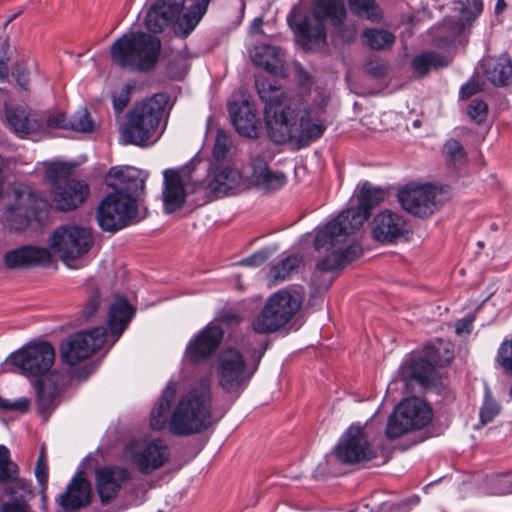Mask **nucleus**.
Masks as SVG:
<instances>
[{"mask_svg":"<svg viewBox=\"0 0 512 512\" xmlns=\"http://www.w3.org/2000/svg\"><path fill=\"white\" fill-rule=\"evenodd\" d=\"M481 90H482V84L475 80H471L461 86L460 96L463 99H467V98H470L471 96H473L474 94L478 93Z\"/></svg>","mask_w":512,"mask_h":512,"instance_id":"nucleus-60","label":"nucleus"},{"mask_svg":"<svg viewBox=\"0 0 512 512\" xmlns=\"http://www.w3.org/2000/svg\"><path fill=\"white\" fill-rule=\"evenodd\" d=\"M129 478L130 473L124 467L105 466L97 469L95 484L101 503L109 504L114 500Z\"/></svg>","mask_w":512,"mask_h":512,"instance_id":"nucleus-23","label":"nucleus"},{"mask_svg":"<svg viewBox=\"0 0 512 512\" xmlns=\"http://www.w3.org/2000/svg\"><path fill=\"white\" fill-rule=\"evenodd\" d=\"M29 399L22 397L16 400H9L0 396V409L4 411L26 412L29 408Z\"/></svg>","mask_w":512,"mask_h":512,"instance_id":"nucleus-52","label":"nucleus"},{"mask_svg":"<svg viewBox=\"0 0 512 512\" xmlns=\"http://www.w3.org/2000/svg\"><path fill=\"white\" fill-rule=\"evenodd\" d=\"M366 70L370 75L382 78L387 73V65L382 59L371 57L366 61Z\"/></svg>","mask_w":512,"mask_h":512,"instance_id":"nucleus-54","label":"nucleus"},{"mask_svg":"<svg viewBox=\"0 0 512 512\" xmlns=\"http://www.w3.org/2000/svg\"><path fill=\"white\" fill-rule=\"evenodd\" d=\"M408 233V223L397 212L384 210L373 220L372 236L378 242L392 243Z\"/></svg>","mask_w":512,"mask_h":512,"instance_id":"nucleus-24","label":"nucleus"},{"mask_svg":"<svg viewBox=\"0 0 512 512\" xmlns=\"http://www.w3.org/2000/svg\"><path fill=\"white\" fill-rule=\"evenodd\" d=\"M488 493L493 496L512 494V472L495 475L487 484Z\"/></svg>","mask_w":512,"mask_h":512,"instance_id":"nucleus-42","label":"nucleus"},{"mask_svg":"<svg viewBox=\"0 0 512 512\" xmlns=\"http://www.w3.org/2000/svg\"><path fill=\"white\" fill-rule=\"evenodd\" d=\"M94 129L93 121L86 109L76 111L68 120V130L76 132H92Z\"/></svg>","mask_w":512,"mask_h":512,"instance_id":"nucleus-44","label":"nucleus"},{"mask_svg":"<svg viewBox=\"0 0 512 512\" xmlns=\"http://www.w3.org/2000/svg\"><path fill=\"white\" fill-rule=\"evenodd\" d=\"M39 130L37 133L49 134L52 130H68V119L62 112H52L48 114H38Z\"/></svg>","mask_w":512,"mask_h":512,"instance_id":"nucleus-41","label":"nucleus"},{"mask_svg":"<svg viewBox=\"0 0 512 512\" xmlns=\"http://www.w3.org/2000/svg\"><path fill=\"white\" fill-rule=\"evenodd\" d=\"M500 412L499 404L486 394L485 401L480 409V421L483 425L491 422Z\"/></svg>","mask_w":512,"mask_h":512,"instance_id":"nucleus-50","label":"nucleus"},{"mask_svg":"<svg viewBox=\"0 0 512 512\" xmlns=\"http://www.w3.org/2000/svg\"><path fill=\"white\" fill-rule=\"evenodd\" d=\"M100 306V295L98 291H93L87 303L82 309V317L84 320H90L93 315L97 312L98 308Z\"/></svg>","mask_w":512,"mask_h":512,"instance_id":"nucleus-55","label":"nucleus"},{"mask_svg":"<svg viewBox=\"0 0 512 512\" xmlns=\"http://www.w3.org/2000/svg\"><path fill=\"white\" fill-rule=\"evenodd\" d=\"M1 512H31L28 504L19 499L2 504Z\"/></svg>","mask_w":512,"mask_h":512,"instance_id":"nucleus-58","label":"nucleus"},{"mask_svg":"<svg viewBox=\"0 0 512 512\" xmlns=\"http://www.w3.org/2000/svg\"><path fill=\"white\" fill-rule=\"evenodd\" d=\"M133 310L129 302L122 297L116 298L110 305L107 324L110 334H108L109 347H111L126 329Z\"/></svg>","mask_w":512,"mask_h":512,"instance_id":"nucleus-28","label":"nucleus"},{"mask_svg":"<svg viewBox=\"0 0 512 512\" xmlns=\"http://www.w3.org/2000/svg\"><path fill=\"white\" fill-rule=\"evenodd\" d=\"M263 352L253 351L254 361L244 358L236 348H226L220 352L217 360V379L219 386L227 393H240L248 385L256 372Z\"/></svg>","mask_w":512,"mask_h":512,"instance_id":"nucleus-10","label":"nucleus"},{"mask_svg":"<svg viewBox=\"0 0 512 512\" xmlns=\"http://www.w3.org/2000/svg\"><path fill=\"white\" fill-rule=\"evenodd\" d=\"M506 7H507V4H506L505 0H497L496 5H495L496 14L502 13L506 9Z\"/></svg>","mask_w":512,"mask_h":512,"instance_id":"nucleus-64","label":"nucleus"},{"mask_svg":"<svg viewBox=\"0 0 512 512\" xmlns=\"http://www.w3.org/2000/svg\"><path fill=\"white\" fill-rule=\"evenodd\" d=\"M222 319L231 324L240 322V317L234 313H229V314L223 316Z\"/></svg>","mask_w":512,"mask_h":512,"instance_id":"nucleus-63","label":"nucleus"},{"mask_svg":"<svg viewBox=\"0 0 512 512\" xmlns=\"http://www.w3.org/2000/svg\"><path fill=\"white\" fill-rule=\"evenodd\" d=\"M241 178L237 169L229 166L218 167L208 176L207 183H202L201 190L210 198H219L234 189L240 183Z\"/></svg>","mask_w":512,"mask_h":512,"instance_id":"nucleus-27","label":"nucleus"},{"mask_svg":"<svg viewBox=\"0 0 512 512\" xmlns=\"http://www.w3.org/2000/svg\"><path fill=\"white\" fill-rule=\"evenodd\" d=\"M183 10V3L175 0H159L147 12L145 25L154 33L162 32L166 27L176 23V17Z\"/></svg>","mask_w":512,"mask_h":512,"instance_id":"nucleus-26","label":"nucleus"},{"mask_svg":"<svg viewBox=\"0 0 512 512\" xmlns=\"http://www.w3.org/2000/svg\"><path fill=\"white\" fill-rule=\"evenodd\" d=\"M5 118L9 128L19 137L37 133L38 114L28 112L22 107H7Z\"/></svg>","mask_w":512,"mask_h":512,"instance_id":"nucleus-30","label":"nucleus"},{"mask_svg":"<svg viewBox=\"0 0 512 512\" xmlns=\"http://www.w3.org/2000/svg\"><path fill=\"white\" fill-rule=\"evenodd\" d=\"M385 197V190L365 182L359 193L357 207L338 214L325 226L316 231L314 248L323 254L316 264L318 270L331 272L344 267L362 254L358 244L344 247L348 237L354 234L370 215V210L379 205Z\"/></svg>","mask_w":512,"mask_h":512,"instance_id":"nucleus-2","label":"nucleus"},{"mask_svg":"<svg viewBox=\"0 0 512 512\" xmlns=\"http://www.w3.org/2000/svg\"><path fill=\"white\" fill-rule=\"evenodd\" d=\"M11 194L13 203L6 207L2 221L9 229L22 231L37 211L46 205V201L24 184L14 185Z\"/></svg>","mask_w":512,"mask_h":512,"instance_id":"nucleus-14","label":"nucleus"},{"mask_svg":"<svg viewBox=\"0 0 512 512\" xmlns=\"http://www.w3.org/2000/svg\"><path fill=\"white\" fill-rule=\"evenodd\" d=\"M51 258L48 248L25 245L6 252L4 262L10 269H25L49 264Z\"/></svg>","mask_w":512,"mask_h":512,"instance_id":"nucleus-25","label":"nucleus"},{"mask_svg":"<svg viewBox=\"0 0 512 512\" xmlns=\"http://www.w3.org/2000/svg\"><path fill=\"white\" fill-rule=\"evenodd\" d=\"M35 476L42 489L45 490L48 483V465L45 460L44 451H42L38 457L35 467Z\"/></svg>","mask_w":512,"mask_h":512,"instance_id":"nucleus-53","label":"nucleus"},{"mask_svg":"<svg viewBox=\"0 0 512 512\" xmlns=\"http://www.w3.org/2000/svg\"><path fill=\"white\" fill-rule=\"evenodd\" d=\"M15 473H19V468L11 460L9 449L4 445H0V483L15 477Z\"/></svg>","mask_w":512,"mask_h":512,"instance_id":"nucleus-43","label":"nucleus"},{"mask_svg":"<svg viewBox=\"0 0 512 512\" xmlns=\"http://www.w3.org/2000/svg\"><path fill=\"white\" fill-rule=\"evenodd\" d=\"M4 483L8 485L4 488V494L15 497L19 492L29 491V484L25 479L19 477V473H15V477L7 479Z\"/></svg>","mask_w":512,"mask_h":512,"instance_id":"nucleus-51","label":"nucleus"},{"mask_svg":"<svg viewBox=\"0 0 512 512\" xmlns=\"http://www.w3.org/2000/svg\"><path fill=\"white\" fill-rule=\"evenodd\" d=\"M482 67L487 79L494 85L506 86L512 83V63L507 55L485 59Z\"/></svg>","mask_w":512,"mask_h":512,"instance_id":"nucleus-33","label":"nucleus"},{"mask_svg":"<svg viewBox=\"0 0 512 512\" xmlns=\"http://www.w3.org/2000/svg\"><path fill=\"white\" fill-rule=\"evenodd\" d=\"M258 95L264 102V117L271 140L282 144L294 141L298 148L318 139L326 126L319 120L320 108L314 109L299 95L271 82L257 78Z\"/></svg>","mask_w":512,"mask_h":512,"instance_id":"nucleus-1","label":"nucleus"},{"mask_svg":"<svg viewBox=\"0 0 512 512\" xmlns=\"http://www.w3.org/2000/svg\"><path fill=\"white\" fill-rule=\"evenodd\" d=\"M218 421L212 414V395L207 385L192 388L182 395L173 408L169 432L178 437L199 434Z\"/></svg>","mask_w":512,"mask_h":512,"instance_id":"nucleus-5","label":"nucleus"},{"mask_svg":"<svg viewBox=\"0 0 512 512\" xmlns=\"http://www.w3.org/2000/svg\"><path fill=\"white\" fill-rule=\"evenodd\" d=\"M268 259V252L265 250L258 251L253 255L243 259L241 261L242 265L245 266H259L263 264Z\"/></svg>","mask_w":512,"mask_h":512,"instance_id":"nucleus-61","label":"nucleus"},{"mask_svg":"<svg viewBox=\"0 0 512 512\" xmlns=\"http://www.w3.org/2000/svg\"><path fill=\"white\" fill-rule=\"evenodd\" d=\"M443 153L446 160L454 165L461 164L466 156L464 147L455 139H450L445 143Z\"/></svg>","mask_w":512,"mask_h":512,"instance_id":"nucleus-45","label":"nucleus"},{"mask_svg":"<svg viewBox=\"0 0 512 512\" xmlns=\"http://www.w3.org/2000/svg\"><path fill=\"white\" fill-rule=\"evenodd\" d=\"M128 449L130 450L132 462L144 475H149L164 466L170 457L167 444L160 438L138 443Z\"/></svg>","mask_w":512,"mask_h":512,"instance_id":"nucleus-19","label":"nucleus"},{"mask_svg":"<svg viewBox=\"0 0 512 512\" xmlns=\"http://www.w3.org/2000/svg\"><path fill=\"white\" fill-rule=\"evenodd\" d=\"M448 64V59L440 53L423 52L413 58L411 68L417 77H424L432 69L446 67Z\"/></svg>","mask_w":512,"mask_h":512,"instance_id":"nucleus-37","label":"nucleus"},{"mask_svg":"<svg viewBox=\"0 0 512 512\" xmlns=\"http://www.w3.org/2000/svg\"><path fill=\"white\" fill-rule=\"evenodd\" d=\"M347 16L344 0H315L312 6V18L306 17L298 25V30L305 49H322L327 44L324 21L336 27Z\"/></svg>","mask_w":512,"mask_h":512,"instance_id":"nucleus-9","label":"nucleus"},{"mask_svg":"<svg viewBox=\"0 0 512 512\" xmlns=\"http://www.w3.org/2000/svg\"><path fill=\"white\" fill-rule=\"evenodd\" d=\"M229 113L233 126L237 132L245 137L257 136V118L247 103H233L229 105Z\"/></svg>","mask_w":512,"mask_h":512,"instance_id":"nucleus-31","label":"nucleus"},{"mask_svg":"<svg viewBox=\"0 0 512 512\" xmlns=\"http://www.w3.org/2000/svg\"><path fill=\"white\" fill-rule=\"evenodd\" d=\"M176 395V388L173 385H168L162 392L157 400L155 406L151 410L149 425L153 430H163L168 428L169 418L168 411L172 401Z\"/></svg>","mask_w":512,"mask_h":512,"instance_id":"nucleus-35","label":"nucleus"},{"mask_svg":"<svg viewBox=\"0 0 512 512\" xmlns=\"http://www.w3.org/2000/svg\"><path fill=\"white\" fill-rule=\"evenodd\" d=\"M92 486L83 471H78L66 490L56 498V504L64 512H77L89 506L92 502Z\"/></svg>","mask_w":512,"mask_h":512,"instance_id":"nucleus-21","label":"nucleus"},{"mask_svg":"<svg viewBox=\"0 0 512 512\" xmlns=\"http://www.w3.org/2000/svg\"><path fill=\"white\" fill-rule=\"evenodd\" d=\"M474 316L469 315L455 323V332L458 335L469 334L472 331Z\"/></svg>","mask_w":512,"mask_h":512,"instance_id":"nucleus-62","label":"nucleus"},{"mask_svg":"<svg viewBox=\"0 0 512 512\" xmlns=\"http://www.w3.org/2000/svg\"><path fill=\"white\" fill-rule=\"evenodd\" d=\"M160 40L144 32H128L111 46V59L121 68L132 71H149L158 62Z\"/></svg>","mask_w":512,"mask_h":512,"instance_id":"nucleus-7","label":"nucleus"},{"mask_svg":"<svg viewBox=\"0 0 512 512\" xmlns=\"http://www.w3.org/2000/svg\"><path fill=\"white\" fill-rule=\"evenodd\" d=\"M300 307L298 293L280 290L269 297L252 323L253 330L260 334L276 332L294 317Z\"/></svg>","mask_w":512,"mask_h":512,"instance_id":"nucleus-11","label":"nucleus"},{"mask_svg":"<svg viewBox=\"0 0 512 512\" xmlns=\"http://www.w3.org/2000/svg\"><path fill=\"white\" fill-rule=\"evenodd\" d=\"M459 11V19L456 23L459 32H462L466 25L474 21L483 11L482 0H467L466 3L459 2L456 8Z\"/></svg>","mask_w":512,"mask_h":512,"instance_id":"nucleus-40","label":"nucleus"},{"mask_svg":"<svg viewBox=\"0 0 512 512\" xmlns=\"http://www.w3.org/2000/svg\"><path fill=\"white\" fill-rule=\"evenodd\" d=\"M211 0H193L190 6L185 8L182 16L176 17L178 30L183 37H187L201 21L207 12Z\"/></svg>","mask_w":512,"mask_h":512,"instance_id":"nucleus-34","label":"nucleus"},{"mask_svg":"<svg viewBox=\"0 0 512 512\" xmlns=\"http://www.w3.org/2000/svg\"><path fill=\"white\" fill-rule=\"evenodd\" d=\"M350 11L360 19L371 22H380L382 10L375 0H348Z\"/></svg>","mask_w":512,"mask_h":512,"instance_id":"nucleus-39","label":"nucleus"},{"mask_svg":"<svg viewBox=\"0 0 512 512\" xmlns=\"http://www.w3.org/2000/svg\"><path fill=\"white\" fill-rule=\"evenodd\" d=\"M94 244L92 230L75 224H65L56 228L51 234L48 245L66 265L85 256Z\"/></svg>","mask_w":512,"mask_h":512,"instance_id":"nucleus-12","label":"nucleus"},{"mask_svg":"<svg viewBox=\"0 0 512 512\" xmlns=\"http://www.w3.org/2000/svg\"><path fill=\"white\" fill-rule=\"evenodd\" d=\"M303 266V258L299 254H291L272 266L267 274L269 284L277 285L290 278L293 273H297Z\"/></svg>","mask_w":512,"mask_h":512,"instance_id":"nucleus-36","label":"nucleus"},{"mask_svg":"<svg viewBox=\"0 0 512 512\" xmlns=\"http://www.w3.org/2000/svg\"><path fill=\"white\" fill-rule=\"evenodd\" d=\"M251 167L253 183L263 190L275 191L286 184L287 178L285 174L271 171L266 161L260 156L253 158Z\"/></svg>","mask_w":512,"mask_h":512,"instance_id":"nucleus-29","label":"nucleus"},{"mask_svg":"<svg viewBox=\"0 0 512 512\" xmlns=\"http://www.w3.org/2000/svg\"><path fill=\"white\" fill-rule=\"evenodd\" d=\"M9 362L34 382L39 412L48 416L55 409L61 375L51 368L55 361L54 347L47 341L31 342L10 354Z\"/></svg>","mask_w":512,"mask_h":512,"instance_id":"nucleus-4","label":"nucleus"},{"mask_svg":"<svg viewBox=\"0 0 512 512\" xmlns=\"http://www.w3.org/2000/svg\"><path fill=\"white\" fill-rule=\"evenodd\" d=\"M135 88L134 83L125 84L122 89L112 95L113 109L117 114L123 112L131 100L132 90Z\"/></svg>","mask_w":512,"mask_h":512,"instance_id":"nucleus-47","label":"nucleus"},{"mask_svg":"<svg viewBox=\"0 0 512 512\" xmlns=\"http://www.w3.org/2000/svg\"><path fill=\"white\" fill-rule=\"evenodd\" d=\"M467 114L476 124L483 123L488 114V105L480 99H473L467 107Z\"/></svg>","mask_w":512,"mask_h":512,"instance_id":"nucleus-49","label":"nucleus"},{"mask_svg":"<svg viewBox=\"0 0 512 512\" xmlns=\"http://www.w3.org/2000/svg\"><path fill=\"white\" fill-rule=\"evenodd\" d=\"M252 59L255 64L263 67L267 72L273 75H280L283 73V51L278 46L266 44L256 46L252 54Z\"/></svg>","mask_w":512,"mask_h":512,"instance_id":"nucleus-32","label":"nucleus"},{"mask_svg":"<svg viewBox=\"0 0 512 512\" xmlns=\"http://www.w3.org/2000/svg\"><path fill=\"white\" fill-rule=\"evenodd\" d=\"M146 175L134 167H112L105 176L107 186L114 189L97 208L100 228L116 232L138 217L137 199L144 194Z\"/></svg>","mask_w":512,"mask_h":512,"instance_id":"nucleus-3","label":"nucleus"},{"mask_svg":"<svg viewBox=\"0 0 512 512\" xmlns=\"http://www.w3.org/2000/svg\"><path fill=\"white\" fill-rule=\"evenodd\" d=\"M337 458L347 464L368 461L376 457V451L369 443L364 429L351 425L342 435L335 448Z\"/></svg>","mask_w":512,"mask_h":512,"instance_id":"nucleus-18","label":"nucleus"},{"mask_svg":"<svg viewBox=\"0 0 512 512\" xmlns=\"http://www.w3.org/2000/svg\"><path fill=\"white\" fill-rule=\"evenodd\" d=\"M496 361L505 373L512 374V340H506L500 345Z\"/></svg>","mask_w":512,"mask_h":512,"instance_id":"nucleus-48","label":"nucleus"},{"mask_svg":"<svg viewBox=\"0 0 512 512\" xmlns=\"http://www.w3.org/2000/svg\"><path fill=\"white\" fill-rule=\"evenodd\" d=\"M12 76L19 86L26 89L29 84V71L25 64L17 63L12 68Z\"/></svg>","mask_w":512,"mask_h":512,"instance_id":"nucleus-56","label":"nucleus"},{"mask_svg":"<svg viewBox=\"0 0 512 512\" xmlns=\"http://www.w3.org/2000/svg\"><path fill=\"white\" fill-rule=\"evenodd\" d=\"M338 37L346 43H351L356 40L357 28L355 25H346L344 22L335 27Z\"/></svg>","mask_w":512,"mask_h":512,"instance_id":"nucleus-57","label":"nucleus"},{"mask_svg":"<svg viewBox=\"0 0 512 512\" xmlns=\"http://www.w3.org/2000/svg\"><path fill=\"white\" fill-rule=\"evenodd\" d=\"M231 147V139L229 134L224 130H218L216 133L215 143L213 147V157L216 160L224 159Z\"/></svg>","mask_w":512,"mask_h":512,"instance_id":"nucleus-46","label":"nucleus"},{"mask_svg":"<svg viewBox=\"0 0 512 512\" xmlns=\"http://www.w3.org/2000/svg\"><path fill=\"white\" fill-rule=\"evenodd\" d=\"M108 342V332L104 327L82 331L71 335L60 347L61 359L73 366L89 358Z\"/></svg>","mask_w":512,"mask_h":512,"instance_id":"nucleus-16","label":"nucleus"},{"mask_svg":"<svg viewBox=\"0 0 512 512\" xmlns=\"http://www.w3.org/2000/svg\"><path fill=\"white\" fill-rule=\"evenodd\" d=\"M224 332L216 325H208L191 339L185 349V359L190 363L207 360L218 348Z\"/></svg>","mask_w":512,"mask_h":512,"instance_id":"nucleus-22","label":"nucleus"},{"mask_svg":"<svg viewBox=\"0 0 512 512\" xmlns=\"http://www.w3.org/2000/svg\"><path fill=\"white\" fill-rule=\"evenodd\" d=\"M431 419L432 410L423 400L418 397L407 398L389 416L385 435L389 440L400 438L410 431L425 427Z\"/></svg>","mask_w":512,"mask_h":512,"instance_id":"nucleus-13","label":"nucleus"},{"mask_svg":"<svg viewBox=\"0 0 512 512\" xmlns=\"http://www.w3.org/2000/svg\"><path fill=\"white\" fill-rule=\"evenodd\" d=\"M194 174L195 169L190 166L164 171L162 196L166 213H173L180 209L187 194L201 191L202 182L195 179Z\"/></svg>","mask_w":512,"mask_h":512,"instance_id":"nucleus-15","label":"nucleus"},{"mask_svg":"<svg viewBox=\"0 0 512 512\" xmlns=\"http://www.w3.org/2000/svg\"><path fill=\"white\" fill-rule=\"evenodd\" d=\"M71 166L53 162L45 170L44 179L50 185V199L56 210L72 211L82 205L90 194L88 184L71 178Z\"/></svg>","mask_w":512,"mask_h":512,"instance_id":"nucleus-8","label":"nucleus"},{"mask_svg":"<svg viewBox=\"0 0 512 512\" xmlns=\"http://www.w3.org/2000/svg\"><path fill=\"white\" fill-rule=\"evenodd\" d=\"M439 348L429 345L424 348V355L418 359H412L401 367V375L405 381H416L423 387L438 384L440 375L436 366H443L452 359V354L446 351L447 356H440Z\"/></svg>","mask_w":512,"mask_h":512,"instance_id":"nucleus-17","label":"nucleus"},{"mask_svg":"<svg viewBox=\"0 0 512 512\" xmlns=\"http://www.w3.org/2000/svg\"><path fill=\"white\" fill-rule=\"evenodd\" d=\"M436 196L437 189L429 185H406L397 194L402 208L419 217H427L434 213L437 208Z\"/></svg>","mask_w":512,"mask_h":512,"instance_id":"nucleus-20","label":"nucleus"},{"mask_svg":"<svg viewBox=\"0 0 512 512\" xmlns=\"http://www.w3.org/2000/svg\"><path fill=\"white\" fill-rule=\"evenodd\" d=\"M169 97L157 93L136 103L119 127V141L124 145L148 146L158 139V128Z\"/></svg>","mask_w":512,"mask_h":512,"instance_id":"nucleus-6","label":"nucleus"},{"mask_svg":"<svg viewBox=\"0 0 512 512\" xmlns=\"http://www.w3.org/2000/svg\"><path fill=\"white\" fill-rule=\"evenodd\" d=\"M363 43L372 50H388L396 40L393 33L385 29L367 28L362 32Z\"/></svg>","mask_w":512,"mask_h":512,"instance_id":"nucleus-38","label":"nucleus"},{"mask_svg":"<svg viewBox=\"0 0 512 512\" xmlns=\"http://www.w3.org/2000/svg\"><path fill=\"white\" fill-rule=\"evenodd\" d=\"M8 44L2 42L0 44V81L4 80L8 75Z\"/></svg>","mask_w":512,"mask_h":512,"instance_id":"nucleus-59","label":"nucleus"}]
</instances>
